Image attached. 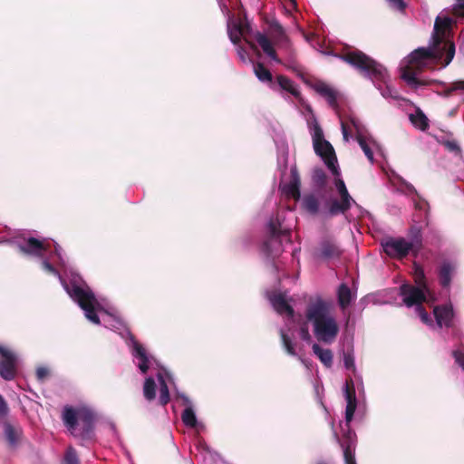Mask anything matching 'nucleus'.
<instances>
[{
  "label": "nucleus",
  "instance_id": "obj_48",
  "mask_svg": "<svg viewBox=\"0 0 464 464\" xmlns=\"http://www.w3.org/2000/svg\"><path fill=\"white\" fill-rule=\"evenodd\" d=\"M343 364L346 369L354 370V358L350 353H344L343 354Z\"/></svg>",
  "mask_w": 464,
  "mask_h": 464
},
{
  "label": "nucleus",
  "instance_id": "obj_3",
  "mask_svg": "<svg viewBox=\"0 0 464 464\" xmlns=\"http://www.w3.org/2000/svg\"><path fill=\"white\" fill-rule=\"evenodd\" d=\"M431 63H433L431 53L428 47L415 49L409 54L407 64L401 68V78L414 87L427 85L428 82L419 80L416 75L429 67Z\"/></svg>",
  "mask_w": 464,
  "mask_h": 464
},
{
  "label": "nucleus",
  "instance_id": "obj_35",
  "mask_svg": "<svg viewBox=\"0 0 464 464\" xmlns=\"http://www.w3.org/2000/svg\"><path fill=\"white\" fill-rule=\"evenodd\" d=\"M158 380L160 382V404L165 406L169 403L170 397L167 382L161 373L158 374Z\"/></svg>",
  "mask_w": 464,
  "mask_h": 464
},
{
  "label": "nucleus",
  "instance_id": "obj_38",
  "mask_svg": "<svg viewBox=\"0 0 464 464\" xmlns=\"http://www.w3.org/2000/svg\"><path fill=\"white\" fill-rule=\"evenodd\" d=\"M344 397L346 400V403L357 402L354 382L351 377L346 379V381H345Z\"/></svg>",
  "mask_w": 464,
  "mask_h": 464
},
{
  "label": "nucleus",
  "instance_id": "obj_5",
  "mask_svg": "<svg viewBox=\"0 0 464 464\" xmlns=\"http://www.w3.org/2000/svg\"><path fill=\"white\" fill-rule=\"evenodd\" d=\"M62 420L65 427L74 434L78 421L82 424L79 436L84 440L91 439L93 431L94 415L87 409H74L66 405L63 407Z\"/></svg>",
  "mask_w": 464,
  "mask_h": 464
},
{
  "label": "nucleus",
  "instance_id": "obj_33",
  "mask_svg": "<svg viewBox=\"0 0 464 464\" xmlns=\"http://www.w3.org/2000/svg\"><path fill=\"white\" fill-rule=\"evenodd\" d=\"M413 278L416 286L422 287L430 292L423 268L417 263H413Z\"/></svg>",
  "mask_w": 464,
  "mask_h": 464
},
{
  "label": "nucleus",
  "instance_id": "obj_36",
  "mask_svg": "<svg viewBox=\"0 0 464 464\" xmlns=\"http://www.w3.org/2000/svg\"><path fill=\"white\" fill-rule=\"evenodd\" d=\"M143 394L145 399L149 401H151L156 398V383L153 378L149 377L145 380L143 385Z\"/></svg>",
  "mask_w": 464,
  "mask_h": 464
},
{
  "label": "nucleus",
  "instance_id": "obj_15",
  "mask_svg": "<svg viewBox=\"0 0 464 464\" xmlns=\"http://www.w3.org/2000/svg\"><path fill=\"white\" fill-rule=\"evenodd\" d=\"M452 23L453 21L450 17L437 16L435 19L431 38L452 39Z\"/></svg>",
  "mask_w": 464,
  "mask_h": 464
},
{
  "label": "nucleus",
  "instance_id": "obj_47",
  "mask_svg": "<svg viewBox=\"0 0 464 464\" xmlns=\"http://www.w3.org/2000/svg\"><path fill=\"white\" fill-rule=\"evenodd\" d=\"M451 13L456 17H464V0H455Z\"/></svg>",
  "mask_w": 464,
  "mask_h": 464
},
{
  "label": "nucleus",
  "instance_id": "obj_54",
  "mask_svg": "<svg viewBox=\"0 0 464 464\" xmlns=\"http://www.w3.org/2000/svg\"><path fill=\"white\" fill-rule=\"evenodd\" d=\"M299 335H300L301 339H303L304 341L309 342L311 340V335L309 334V330L306 325L301 326V328L299 330Z\"/></svg>",
  "mask_w": 464,
  "mask_h": 464
},
{
  "label": "nucleus",
  "instance_id": "obj_49",
  "mask_svg": "<svg viewBox=\"0 0 464 464\" xmlns=\"http://www.w3.org/2000/svg\"><path fill=\"white\" fill-rule=\"evenodd\" d=\"M9 413V407L4 397L0 394V418H5Z\"/></svg>",
  "mask_w": 464,
  "mask_h": 464
},
{
  "label": "nucleus",
  "instance_id": "obj_34",
  "mask_svg": "<svg viewBox=\"0 0 464 464\" xmlns=\"http://www.w3.org/2000/svg\"><path fill=\"white\" fill-rule=\"evenodd\" d=\"M410 121L421 130H426L429 128V120L420 110H417L415 114H411Z\"/></svg>",
  "mask_w": 464,
  "mask_h": 464
},
{
  "label": "nucleus",
  "instance_id": "obj_6",
  "mask_svg": "<svg viewBox=\"0 0 464 464\" xmlns=\"http://www.w3.org/2000/svg\"><path fill=\"white\" fill-rule=\"evenodd\" d=\"M63 286L71 298L84 311L86 318L95 324H100V318L95 312L97 300L93 292L88 286L82 287L75 281H71L70 285L64 282Z\"/></svg>",
  "mask_w": 464,
  "mask_h": 464
},
{
  "label": "nucleus",
  "instance_id": "obj_29",
  "mask_svg": "<svg viewBox=\"0 0 464 464\" xmlns=\"http://www.w3.org/2000/svg\"><path fill=\"white\" fill-rule=\"evenodd\" d=\"M236 24L239 27L240 32H242L241 35L244 41L253 51L257 52V44L253 41L256 31H253L248 21H239L238 23H236Z\"/></svg>",
  "mask_w": 464,
  "mask_h": 464
},
{
  "label": "nucleus",
  "instance_id": "obj_40",
  "mask_svg": "<svg viewBox=\"0 0 464 464\" xmlns=\"http://www.w3.org/2000/svg\"><path fill=\"white\" fill-rule=\"evenodd\" d=\"M357 402H348L346 403L345 409V426L347 428L346 430H351L350 423L353 420L354 412L356 411Z\"/></svg>",
  "mask_w": 464,
  "mask_h": 464
},
{
  "label": "nucleus",
  "instance_id": "obj_21",
  "mask_svg": "<svg viewBox=\"0 0 464 464\" xmlns=\"http://www.w3.org/2000/svg\"><path fill=\"white\" fill-rule=\"evenodd\" d=\"M314 91L326 99L329 105L336 109L338 107L337 92L324 82H318L314 85Z\"/></svg>",
  "mask_w": 464,
  "mask_h": 464
},
{
  "label": "nucleus",
  "instance_id": "obj_27",
  "mask_svg": "<svg viewBox=\"0 0 464 464\" xmlns=\"http://www.w3.org/2000/svg\"><path fill=\"white\" fill-rule=\"evenodd\" d=\"M133 356L140 360L138 367L142 373H146L150 368V361L146 349L138 342L133 343Z\"/></svg>",
  "mask_w": 464,
  "mask_h": 464
},
{
  "label": "nucleus",
  "instance_id": "obj_16",
  "mask_svg": "<svg viewBox=\"0 0 464 464\" xmlns=\"http://www.w3.org/2000/svg\"><path fill=\"white\" fill-rule=\"evenodd\" d=\"M291 179L288 183L281 186L282 191L286 198L299 200L301 198L300 187L301 179L298 171L295 169H291Z\"/></svg>",
  "mask_w": 464,
  "mask_h": 464
},
{
  "label": "nucleus",
  "instance_id": "obj_2",
  "mask_svg": "<svg viewBox=\"0 0 464 464\" xmlns=\"http://www.w3.org/2000/svg\"><path fill=\"white\" fill-rule=\"evenodd\" d=\"M343 62L358 69L364 76L372 82H385L387 77L386 69L378 62L356 50L338 55Z\"/></svg>",
  "mask_w": 464,
  "mask_h": 464
},
{
  "label": "nucleus",
  "instance_id": "obj_39",
  "mask_svg": "<svg viewBox=\"0 0 464 464\" xmlns=\"http://www.w3.org/2000/svg\"><path fill=\"white\" fill-rule=\"evenodd\" d=\"M280 337H281L282 345H283L284 349L285 350V352L291 356H295L296 351H295V343H293V341L289 337V335L286 334L283 330H281Z\"/></svg>",
  "mask_w": 464,
  "mask_h": 464
},
{
  "label": "nucleus",
  "instance_id": "obj_1",
  "mask_svg": "<svg viewBox=\"0 0 464 464\" xmlns=\"http://www.w3.org/2000/svg\"><path fill=\"white\" fill-rule=\"evenodd\" d=\"M328 305L322 299L310 304L306 309V317L314 324L315 337L325 343H333L339 333L335 319L328 315Z\"/></svg>",
  "mask_w": 464,
  "mask_h": 464
},
{
  "label": "nucleus",
  "instance_id": "obj_44",
  "mask_svg": "<svg viewBox=\"0 0 464 464\" xmlns=\"http://www.w3.org/2000/svg\"><path fill=\"white\" fill-rule=\"evenodd\" d=\"M65 464H80L76 451L72 447L68 448L64 456Z\"/></svg>",
  "mask_w": 464,
  "mask_h": 464
},
{
  "label": "nucleus",
  "instance_id": "obj_60",
  "mask_svg": "<svg viewBox=\"0 0 464 464\" xmlns=\"http://www.w3.org/2000/svg\"><path fill=\"white\" fill-rule=\"evenodd\" d=\"M425 205H427L426 201H421V202L415 203L416 208H420V209H422Z\"/></svg>",
  "mask_w": 464,
  "mask_h": 464
},
{
  "label": "nucleus",
  "instance_id": "obj_37",
  "mask_svg": "<svg viewBox=\"0 0 464 464\" xmlns=\"http://www.w3.org/2000/svg\"><path fill=\"white\" fill-rule=\"evenodd\" d=\"M181 420L183 423L189 428H195L198 424L196 414L191 407L184 409L181 414Z\"/></svg>",
  "mask_w": 464,
  "mask_h": 464
},
{
  "label": "nucleus",
  "instance_id": "obj_45",
  "mask_svg": "<svg viewBox=\"0 0 464 464\" xmlns=\"http://www.w3.org/2000/svg\"><path fill=\"white\" fill-rule=\"evenodd\" d=\"M440 143L450 152L459 154L461 152L460 147L456 140H443Z\"/></svg>",
  "mask_w": 464,
  "mask_h": 464
},
{
  "label": "nucleus",
  "instance_id": "obj_57",
  "mask_svg": "<svg viewBox=\"0 0 464 464\" xmlns=\"http://www.w3.org/2000/svg\"><path fill=\"white\" fill-rule=\"evenodd\" d=\"M237 53L240 59L245 62L247 57V52L246 51V49L243 48L242 46H239L237 49Z\"/></svg>",
  "mask_w": 464,
  "mask_h": 464
},
{
  "label": "nucleus",
  "instance_id": "obj_8",
  "mask_svg": "<svg viewBox=\"0 0 464 464\" xmlns=\"http://www.w3.org/2000/svg\"><path fill=\"white\" fill-rule=\"evenodd\" d=\"M432 62L441 67H447L453 60L456 46L452 39L431 38L429 45Z\"/></svg>",
  "mask_w": 464,
  "mask_h": 464
},
{
  "label": "nucleus",
  "instance_id": "obj_46",
  "mask_svg": "<svg viewBox=\"0 0 464 464\" xmlns=\"http://www.w3.org/2000/svg\"><path fill=\"white\" fill-rule=\"evenodd\" d=\"M456 91H464V81L452 82L451 85L444 91V95L449 97Z\"/></svg>",
  "mask_w": 464,
  "mask_h": 464
},
{
  "label": "nucleus",
  "instance_id": "obj_32",
  "mask_svg": "<svg viewBox=\"0 0 464 464\" xmlns=\"http://www.w3.org/2000/svg\"><path fill=\"white\" fill-rule=\"evenodd\" d=\"M314 353L326 366L331 367L333 363V353L329 349H323L319 344L314 343L312 346Z\"/></svg>",
  "mask_w": 464,
  "mask_h": 464
},
{
  "label": "nucleus",
  "instance_id": "obj_14",
  "mask_svg": "<svg viewBox=\"0 0 464 464\" xmlns=\"http://www.w3.org/2000/svg\"><path fill=\"white\" fill-rule=\"evenodd\" d=\"M334 436L343 450L345 464H356L354 457L355 433L352 430H345L342 440L335 431L334 432Z\"/></svg>",
  "mask_w": 464,
  "mask_h": 464
},
{
  "label": "nucleus",
  "instance_id": "obj_43",
  "mask_svg": "<svg viewBox=\"0 0 464 464\" xmlns=\"http://www.w3.org/2000/svg\"><path fill=\"white\" fill-rule=\"evenodd\" d=\"M357 141H358L361 149L363 150L367 159L371 162H372L373 161V152H372V149L370 148V146L368 145V143L366 142V140H364V138L359 135L357 137Z\"/></svg>",
  "mask_w": 464,
  "mask_h": 464
},
{
  "label": "nucleus",
  "instance_id": "obj_17",
  "mask_svg": "<svg viewBox=\"0 0 464 464\" xmlns=\"http://www.w3.org/2000/svg\"><path fill=\"white\" fill-rule=\"evenodd\" d=\"M266 24L268 25L267 33L276 44H289V38L278 20L266 18Z\"/></svg>",
  "mask_w": 464,
  "mask_h": 464
},
{
  "label": "nucleus",
  "instance_id": "obj_20",
  "mask_svg": "<svg viewBox=\"0 0 464 464\" xmlns=\"http://www.w3.org/2000/svg\"><path fill=\"white\" fill-rule=\"evenodd\" d=\"M253 41L257 44L263 50V52L273 61L280 63L281 61L273 46L271 40L264 34L259 31H256L254 34Z\"/></svg>",
  "mask_w": 464,
  "mask_h": 464
},
{
  "label": "nucleus",
  "instance_id": "obj_18",
  "mask_svg": "<svg viewBox=\"0 0 464 464\" xmlns=\"http://www.w3.org/2000/svg\"><path fill=\"white\" fill-rule=\"evenodd\" d=\"M20 249L23 253L42 257L48 251L49 245L35 237H29L26 239L25 245L20 246Z\"/></svg>",
  "mask_w": 464,
  "mask_h": 464
},
{
  "label": "nucleus",
  "instance_id": "obj_9",
  "mask_svg": "<svg viewBox=\"0 0 464 464\" xmlns=\"http://www.w3.org/2000/svg\"><path fill=\"white\" fill-rule=\"evenodd\" d=\"M334 185L339 193L340 199L334 198L328 203V214L331 217L345 214L352 208V204L355 202L349 194L346 185L342 179H335Z\"/></svg>",
  "mask_w": 464,
  "mask_h": 464
},
{
  "label": "nucleus",
  "instance_id": "obj_42",
  "mask_svg": "<svg viewBox=\"0 0 464 464\" xmlns=\"http://www.w3.org/2000/svg\"><path fill=\"white\" fill-rule=\"evenodd\" d=\"M241 34L242 32H240L239 27H237L236 24H234L232 27H228V36L234 44H238L240 43L242 37Z\"/></svg>",
  "mask_w": 464,
  "mask_h": 464
},
{
  "label": "nucleus",
  "instance_id": "obj_19",
  "mask_svg": "<svg viewBox=\"0 0 464 464\" xmlns=\"http://www.w3.org/2000/svg\"><path fill=\"white\" fill-rule=\"evenodd\" d=\"M253 41L257 44L263 50V52L273 61L280 63L281 61L273 46L271 40L264 34L259 31H256L254 34Z\"/></svg>",
  "mask_w": 464,
  "mask_h": 464
},
{
  "label": "nucleus",
  "instance_id": "obj_11",
  "mask_svg": "<svg viewBox=\"0 0 464 464\" xmlns=\"http://www.w3.org/2000/svg\"><path fill=\"white\" fill-rule=\"evenodd\" d=\"M426 294H429V292L420 286L410 284H402L400 286V295L403 297V303L408 307L421 305L426 301Z\"/></svg>",
  "mask_w": 464,
  "mask_h": 464
},
{
  "label": "nucleus",
  "instance_id": "obj_10",
  "mask_svg": "<svg viewBox=\"0 0 464 464\" xmlns=\"http://www.w3.org/2000/svg\"><path fill=\"white\" fill-rule=\"evenodd\" d=\"M343 250L333 237H324L313 250V256L316 260L330 261L341 257Z\"/></svg>",
  "mask_w": 464,
  "mask_h": 464
},
{
  "label": "nucleus",
  "instance_id": "obj_4",
  "mask_svg": "<svg viewBox=\"0 0 464 464\" xmlns=\"http://www.w3.org/2000/svg\"><path fill=\"white\" fill-rule=\"evenodd\" d=\"M412 238L408 242L403 237H389L382 242L383 251L387 256L396 259H403L411 251L416 256L422 246V237L420 229L412 228Z\"/></svg>",
  "mask_w": 464,
  "mask_h": 464
},
{
  "label": "nucleus",
  "instance_id": "obj_41",
  "mask_svg": "<svg viewBox=\"0 0 464 464\" xmlns=\"http://www.w3.org/2000/svg\"><path fill=\"white\" fill-rule=\"evenodd\" d=\"M313 180L317 186L324 187L326 183V174L324 170L321 168L314 169L313 172Z\"/></svg>",
  "mask_w": 464,
  "mask_h": 464
},
{
  "label": "nucleus",
  "instance_id": "obj_52",
  "mask_svg": "<svg viewBox=\"0 0 464 464\" xmlns=\"http://www.w3.org/2000/svg\"><path fill=\"white\" fill-rule=\"evenodd\" d=\"M452 355L456 362L464 370V353L460 351H453Z\"/></svg>",
  "mask_w": 464,
  "mask_h": 464
},
{
  "label": "nucleus",
  "instance_id": "obj_61",
  "mask_svg": "<svg viewBox=\"0 0 464 464\" xmlns=\"http://www.w3.org/2000/svg\"><path fill=\"white\" fill-rule=\"evenodd\" d=\"M315 464H330V463L324 461V460H320V461H317Z\"/></svg>",
  "mask_w": 464,
  "mask_h": 464
},
{
  "label": "nucleus",
  "instance_id": "obj_58",
  "mask_svg": "<svg viewBox=\"0 0 464 464\" xmlns=\"http://www.w3.org/2000/svg\"><path fill=\"white\" fill-rule=\"evenodd\" d=\"M341 127H342V133H343V139L345 140H349V131H348V128H347L346 124L343 121L341 122Z\"/></svg>",
  "mask_w": 464,
  "mask_h": 464
},
{
  "label": "nucleus",
  "instance_id": "obj_28",
  "mask_svg": "<svg viewBox=\"0 0 464 464\" xmlns=\"http://www.w3.org/2000/svg\"><path fill=\"white\" fill-rule=\"evenodd\" d=\"M277 88L291 93L295 98H299L301 95L299 90L296 88L294 82L290 78L283 74H279L276 76L275 91H276Z\"/></svg>",
  "mask_w": 464,
  "mask_h": 464
},
{
  "label": "nucleus",
  "instance_id": "obj_51",
  "mask_svg": "<svg viewBox=\"0 0 464 464\" xmlns=\"http://www.w3.org/2000/svg\"><path fill=\"white\" fill-rule=\"evenodd\" d=\"M387 2L392 8L399 11H402L406 7V5L403 0H387Z\"/></svg>",
  "mask_w": 464,
  "mask_h": 464
},
{
  "label": "nucleus",
  "instance_id": "obj_31",
  "mask_svg": "<svg viewBox=\"0 0 464 464\" xmlns=\"http://www.w3.org/2000/svg\"><path fill=\"white\" fill-rule=\"evenodd\" d=\"M338 304L342 309L347 308L352 303V292L346 284H341L337 291Z\"/></svg>",
  "mask_w": 464,
  "mask_h": 464
},
{
  "label": "nucleus",
  "instance_id": "obj_59",
  "mask_svg": "<svg viewBox=\"0 0 464 464\" xmlns=\"http://www.w3.org/2000/svg\"><path fill=\"white\" fill-rule=\"evenodd\" d=\"M406 188H407V190H408L410 193H415V194H417V191H416L415 188H414L411 184H407V185H406Z\"/></svg>",
  "mask_w": 464,
  "mask_h": 464
},
{
  "label": "nucleus",
  "instance_id": "obj_24",
  "mask_svg": "<svg viewBox=\"0 0 464 464\" xmlns=\"http://www.w3.org/2000/svg\"><path fill=\"white\" fill-rule=\"evenodd\" d=\"M456 266L450 261H443L439 267V280L442 287L447 288L450 285L452 276Z\"/></svg>",
  "mask_w": 464,
  "mask_h": 464
},
{
  "label": "nucleus",
  "instance_id": "obj_22",
  "mask_svg": "<svg viewBox=\"0 0 464 464\" xmlns=\"http://www.w3.org/2000/svg\"><path fill=\"white\" fill-rule=\"evenodd\" d=\"M270 302L274 309L280 314H286L289 317L294 315L293 307L287 303L285 296L281 294H274L270 297Z\"/></svg>",
  "mask_w": 464,
  "mask_h": 464
},
{
  "label": "nucleus",
  "instance_id": "obj_7",
  "mask_svg": "<svg viewBox=\"0 0 464 464\" xmlns=\"http://www.w3.org/2000/svg\"><path fill=\"white\" fill-rule=\"evenodd\" d=\"M312 139L314 152L322 158L325 165L332 171L333 175H340L337 167V157L332 144L324 139L323 129L315 121L312 127Z\"/></svg>",
  "mask_w": 464,
  "mask_h": 464
},
{
  "label": "nucleus",
  "instance_id": "obj_13",
  "mask_svg": "<svg viewBox=\"0 0 464 464\" xmlns=\"http://www.w3.org/2000/svg\"><path fill=\"white\" fill-rule=\"evenodd\" d=\"M268 230L270 237L264 243V249L266 253L274 256L276 253H274L271 246L276 244L278 246H281L280 237L284 236H290L289 231L281 228V223L277 218H271L268 224Z\"/></svg>",
  "mask_w": 464,
  "mask_h": 464
},
{
  "label": "nucleus",
  "instance_id": "obj_23",
  "mask_svg": "<svg viewBox=\"0 0 464 464\" xmlns=\"http://www.w3.org/2000/svg\"><path fill=\"white\" fill-rule=\"evenodd\" d=\"M437 324L440 326L450 327L453 318V309L451 305H439L433 310Z\"/></svg>",
  "mask_w": 464,
  "mask_h": 464
},
{
  "label": "nucleus",
  "instance_id": "obj_56",
  "mask_svg": "<svg viewBox=\"0 0 464 464\" xmlns=\"http://www.w3.org/2000/svg\"><path fill=\"white\" fill-rule=\"evenodd\" d=\"M382 95L383 97H392L395 100L398 99V96L393 93V90L391 89L389 86H386L385 89L382 90Z\"/></svg>",
  "mask_w": 464,
  "mask_h": 464
},
{
  "label": "nucleus",
  "instance_id": "obj_53",
  "mask_svg": "<svg viewBox=\"0 0 464 464\" xmlns=\"http://www.w3.org/2000/svg\"><path fill=\"white\" fill-rule=\"evenodd\" d=\"M50 374V372L48 370V368L46 367H39L37 370H36V377L39 381H44L45 380Z\"/></svg>",
  "mask_w": 464,
  "mask_h": 464
},
{
  "label": "nucleus",
  "instance_id": "obj_12",
  "mask_svg": "<svg viewBox=\"0 0 464 464\" xmlns=\"http://www.w3.org/2000/svg\"><path fill=\"white\" fill-rule=\"evenodd\" d=\"M0 376L6 380L11 381L14 379L17 372V358L16 355L10 350L0 345Z\"/></svg>",
  "mask_w": 464,
  "mask_h": 464
},
{
  "label": "nucleus",
  "instance_id": "obj_55",
  "mask_svg": "<svg viewBox=\"0 0 464 464\" xmlns=\"http://www.w3.org/2000/svg\"><path fill=\"white\" fill-rule=\"evenodd\" d=\"M42 266H43V268H44L46 272H48V273H50V274H53V275H58V271H57V269H56V268H55V267H54V266H53L50 262H48V261H46V260H45V261H44V262L42 263Z\"/></svg>",
  "mask_w": 464,
  "mask_h": 464
},
{
  "label": "nucleus",
  "instance_id": "obj_30",
  "mask_svg": "<svg viewBox=\"0 0 464 464\" xmlns=\"http://www.w3.org/2000/svg\"><path fill=\"white\" fill-rule=\"evenodd\" d=\"M302 208L310 215L315 216L319 213V199L314 194H305L302 199Z\"/></svg>",
  "mask_w": 464,
  "mask_h": 464
},
{
  "label": "nucleus",
  "instance_id": "obj_26",
  "mask_svg": "<svg viewBox=\"0 0 464 464\" xmlns=\"http://www.w3.org/2000/svg\"><path fill=\"white\" fill-rule=\"evenodd\" d=\"M5 436L11 447H15L23 436V430L20 426H14L10 422H5Z\"/></svg>",
  "mask_w": 464,
  "mask_h": 464
},
{
  "label": "nucleus",
  "instance_id": "obj_25",
  "mask_svg": "<svg viewBox=\"0 0 464 464\" xmlns=\"http://www.w3.org/2000/svg\"><path fill=\"white\" fill-rule=\"evenodd\" d=\"M254 73L261 82L266 83L272 90H276V82L273 75L264 63H256L254 64Z\"/></svg>",
  "mask_w": 464,
  "mask_h": 464
},
{
  "label": "nucleus",
  "instance_id": "obj_50",
  "mask_svg": "<svg viewBox=\"0 0 464 464\" xmlns=\"http://www.w3.org/2000/svg\"><path fill=\"white\" fill-rule=\"evenodd\" d=\"M416 310H417V312H418L421 321L424 324H429L430 322V315L426 312V310L424 309V307L422 305H420V306L416 307Z\"/></svg>",
  "mask_w": 464,
  "mask_h": 464
}]
</instances>
